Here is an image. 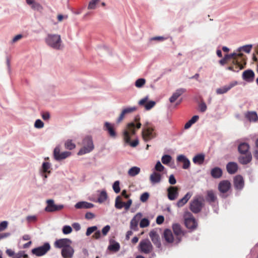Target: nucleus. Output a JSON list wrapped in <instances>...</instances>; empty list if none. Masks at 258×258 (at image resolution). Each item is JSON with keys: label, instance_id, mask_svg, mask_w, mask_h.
Here are the masks:
<instances>
[{"label": "nucleus", "instance_id": "nucleus-1", "mask_svg": "<svg viewBox=\"0 0 258 258\" xmlns=\"http://www.w3.org/2000/svg\"><path fill=\"white\" fill-rule=\"evenodd\" d=\"M135 121L137 122L136 125L134 122L129 123L126 128L123 132V138L125 143L129 144L132 147H136L139 144V140L136 139L133 142L131 141L130 134L135 135L136 134V128L139 129L141 126V123L139 122V118L136 117Z\"/></svg>", "mask_w": 258, "mask_h": 258}, {"label": "nucleus", "instance_id": "nucleus-2", "mask_svg": "<svg viewBox=\"0 0 258 258\" xmlns=\"http://www.w3.org/2000/svg\"><path fill=\"white\" fill-rule=\"evenodd\" d=\"M142 136L144 141L146 142L154 139L156 136L154 128L150 123H147L143 128Z\"/></svg>", "mask_w": 258, "mask_h": 258}, {"label": "nucleus", "instance_id": "nucleus-3", "mask_svg": "<svg viewBox=\"0 0 258 258\" xmlns=\"http://www.w3.org/2000/svg\"><path fill=\"white\" fill-rule=\"evenodd\" d=\"M45 41L47 45L54 49L61 48V40L59 35L48 34Z\"/></svg>", "mask_w": 258, "mask_h": 258}, {"label": "nucleus", "instance_id": "nucleus-4", "mask_svg": "<svg viewBox=\"0 0 258 258\" xmlns=\"http://www.w3.org/2000/svg\"><path fill=\"white\" fill-rule=\"evenodd\" d=\"M83 147L78 153V155H82L91 152L94 148L92 139L90 136L86 137L83 140Z\"/></svg>", "mask_w": 258, "mask_h": 258}, {"label": "nucleus", "instance_id": "nucleus-5", "mask_svg": "<svg viewBox=\"0 0 258 258\" xmlns=\"http://www.w3.org/2000/svg\"><path fill=\"white\" fill-rule=\"evenodd\" d=\"M153 249V246L151 241L148 239H144L139 243L138 245V250L144 254H149Z\"/></svg>", "mask_w": 258, "mask_h": 258}, {"label": "nucleus", "instance_id": "nucleus-6", "mask_svg": "<svg viewBox=\"0 0 258 258\" xmlns=\"http://www.w3.org/2000/svg\"><path fill=\"white\" fill-rule=\"evenodd\" d=\"M184 223L188 229H194L197 228L198 223L193 215L189 212L184 214Z\"/></svg>", "mask_w": 258, "mask_h": 258}, {"label": "nucleus", "instance_id": "nucleus-7", "mask_svg": "<svg viewBox=\"0 0 258 258\" xmlns=\"http://www.w3.org/2000/svg\"><path fill=\"white\" fill-rule=\"evenodd\" d=\"M231 184L230 182L227 180L221 181L218 184V189L222 198H226L227 195L225 194L227 193L231 188Z\"/></svg>", "mask_w": 258, "mask_h": 258}, {"label": "nucleus", "instance_id": "nucleus-8", "mask_svg": "<svg viewBox=\"0 0 258 258\" xmlns=\"http://www.w3.org/2000/svg\"><path fill=\"white\" fill-rule=\"evenodd\" d=\"M72 153L69 151H64L60 153V148L57 146L53 151L54 158L57 161H60L70 157Z\"/></svg>", "mask_w": 258, "mask_h": 258}, {"label": "nucleus", "instance_id": "nucleus-9", "mask_svg": "<svg viewBox=\"0 0 258 258\" xmlns=\"http://www.w3.org/2000/svg\"><path fill=\"white\" fill-rule=\"evenodd\" d=\"M50 244L46 242L42 246L33 248L32 250V253L37 256H40L45 254L50 250Z\"/></svg>", "mask_w": 258, "mask_h": 258}, {"label": "nucleus", "instance_id": "nucleus-10", "mask_svg": "<svg viewBox=\"0 0 258 258\" xmlns=\"http://www.w3.org/2000/svg\"><path fill=\"white\" fill-rule=\"evenodd\" d=\"M47 206L45 210L48 212H53L55 211H59L63 208V205H55L53 200H48L47 201Z\"/></svg>", "mask_w": 258, "mask_h": 258}, {"label": "nucleus", "instance_id": "nucleus-11", "mask_svg": "<svg viewBox=\"0 0 258 258\" xmlns=\"http://www.w3.org/2000/svg\"><path fill=\"white\" fill-rule=\"evenodd\" d=\"M103 128L104 130L107 133L110 138L115 139L117 137V135L115 131L114 124L110 123L108 122H105L104 123Z\"/></svg>", "mask_w": 258, "mask_h": 258}, {"label": "nucleus", "instance_id": "nucleus-12", "mask_svg": "<svg viewBox=\"0 0 258 258\" xmlns=\"http://www.w3.org/2000/svg\"><path fill=\"white\" fill-rule=\"evenodd\" d=\"M233 66L227 67L226 69L229 71H231L235 72H237L240 70L244 68L245 66L243 61H240L239 60H233Z\"/></svg>", "mask_w": 258, "mask_h": 258}, {"label": "nucleus", "instance_id": "nucleus-13", "mask_svg": "<svg viewBox=\"0 0 258 258\" xmlns=\"http://www.w3.org/2000/svg\"><path fill=\"white\" fill-rule=\"evenodd\" d=\"M149 236L154 244L159 248H161V243L159 235L154 230H151L149 233Z\"/></svg>", "mask_w": 258, "mask_h": 258}, {"label": "nucleus", "instance_id": "nucleus-14", "mask_svg": "<svg viewBox=\"0 0 258 258\" xmlns=\"http://www.w3.org/2000/svg\"><path fill=\"white\" fill-rule=\"evenodd\" d=\"M224 57L227 60L233 58V60H239L240 61H243L244 65H246V60L245 56L242 53L233 52L230 54H227L225 55Z\"/></svg>", "mask_w": 258, "mask_h": 258}, {"label": "nucleus", "instance_id": "nucleus-15", "mask_svg": "<svg viewBox=\"0 0 258 258\" xmlns=\"http://www.w3.org/2000/svg\"><path fill=\"white\" fill-rule=\"evenodd\" d=\"M149 97L148 96L140 100L139 102V104L141 106H144L147 110H149L152 108L156 104V102L154 101H148Z\"/></svg>", "mask_w": 258, "mask_h": 258}, {"label": "nucleus", "instance_id": "nucleus-16", "mask_svg": "<svg viewBox=\"0 0 258 258\" xmlns=\"http://www.w3.org/2000/svg\"><path fill=\"white\" fill-rule=\"evenodd\" d=\"M202 208V203L201 201L198 199L193 200L190 206L191 211L195 213H198L200 212Z\"/></svg>", "mask_w": 258, "mask_h": 258}, {"label": "nucleus", "instance_id": "nucleus-17", "mask_svg": "<svg viewBox=\"0 0 258 258\" xmlns=\"http://www.w3.org/2000/svg\"><path fill=\"white\" fill-rule=\"evenodd\" d=\"M71 241L68 238H63L57 240L55 241L54 245L56 248H62L67 247L70 245Z\"/></svg>", "mask_w": 258, "mask_h": 258}, {"label": "nucleus", "instance_id": "nucleus-18", "mask_svg": "<svg viewBox=\"0 0 258 258\" xmlns=\"http://www.w3.org/2000/svg\"><path fill=\"white\" fill-rule=\"evenodd\" d=\"M137 109V107L136 106L129 107L123 109L117 120V122H120L123 119L126 114L131 113L136 111Z\"/></svg>", "mask_w": 258, "mask_h": 258}, {"label": "nucleus", "instance_id": "nucleus-19", "mask_svg": "<svg viewBox=\"0 0 258 258\" xmlns=\"http://www.w3.org/2000/svg\"><path fill=\"white\" fill-rule=\"evenodd\" d=\"M162 238L166 243H172L174 241V236L171 230L169 229H165L162 235Z\"/></svg>", "mask_w": 258, "mask_h": 258}, {"label": "nucleus", "instance_id": "nucleus-20", "mask_svg": "<svg viewBox=\"0 0 258 258\" xmlns=\"http://www.w3.org/2000/svg\"><path fill=\"white\" fill-rule=\"evenodd\" d=\"M254 76V73L251 70H247L242 73V79L247 82H253Z\"/></svg>", "mask_w": 258, "mask_h": 258}, {"label": "nucleus", "instance_id": "nucleus-21", "mask_svg": "<svg viewBox=\"0 0 258 258\" xmlns=\"http://www.w3.org/2000/svg\"><path fill=\"white\" fill-rule=\"evenodd\" d=\"M74 253V250L71 245L63 247L61 250V255L63 258H71L73 257Z\"/></svg>", "mask_w": 258, "mask_h": 258}, {"label": "nucleus", "instance_id": "nucleus-22", "mask_svg": "<svg viewBox=\"0 0 258 258\" xmlns=\"http://www.w3.org/2000/svg\"><path fill=\"white\" fill-rule=\"evenodd\" d=\"M237 84V82L236 81L232 82L230 83L228 85H226L223 86L222 88H218L216 90V93L217 94H222L224 93H226L229 90H230L232 87H234Z\"/></svg>", "mask_w": 258, "mask_h": 258}, {"label": "nucleus", "instance_id": "nucleus-23", "mask_svg": "<svg viewBox=\"0 0 258 258\" xmlns=\"http://www.w3.org/2000/svg\"><path fill=\"white\" fill-rule=\"evenodd\" d=\"M234 186L236 189L240 190L244 186V180L241 175H237L234 178Z\"/></svg>", "mask_w": 258, "mask_h": 258}, {"label": "nucleus", "instance_id": "nucleus-24", "mask_svg": "<svg viewBox=\"0 0 258 258\" xmlns=\"http://www.w3.org/2000/svg\"><path fill=\"white\" fill-rule=\"evenodd\" d=\"M252 159V156L250 153L241 154L238 158V161L242 164H247L249 163Z\"/></svg>", "mask_w": 258, "mask_h": 258}, {"label": "nucleus", "instance_id": "nucleus-25", "mask_svg": "<svg viewBox=\"0 0 258 258\" xmlns=\"http://www.w3.org/2000/svg\"><path fill=\"white\" fill-rule=\"evenodd\" d=\"M168 198L170 200H174L177 195V187L170 186L167 189Z\"/></svg>", "mask_w": 258, "mask_h": 258}, {"label": "nucleus", "instance_id": "nucleus-26", "mask_svg": "<svg viewBox=\"0 0 258 258\" xmlns=\"http://www.w3.org/2000/svg\"><path fill=\"white\" fill-rule=\"evenodd\" d=\"M142 214L138 213L132 219L130 222V228L131 229L134 231L138 230L139 220Z\"/></svg>", "mask_w": 258, "mask_h": 258}, {"label": "nucleus", "instance_id": "nucleus-27", "mask_svg": "<svg viewBox=\"0 0 258 258\" xmlns=\"http://www.w3.org/2000/svg\"><path fill=\"white\" fill-rule=\"evenodd\" d=\"M178 162H182L183 165L182 168L188 169L190 165L189 160L184 155H180L178 156Z\"/></svg>", "mask_w": 258, "mask_h": 258}, {"label": "nucleus", "instance_id": "nucleus-28", "mask_svg": "<svg viewBox=\"0 0 258 258\" xmlns=\"http://www.w3.org/2000/svg\"><path fill=\"white\" fill-rule=\"evenodd\" d=\"M94 206L93 204L88 203L87 202H80L77 203L75 207L76 209H90L93 208Z\"/></svg>", "mask_w": 258, "mask_h": 258}, {"label": "nucleus", "instance_id": "nucleus-29", "mask_svg": "<svg viewBox=\"0 0 258 258\" xmlns=\"http://www.w3.org/2000/svg\"><path fill=\"white\" fill-rule=\"evenodd\" d=\"M226 169L229 173L234 174L237 171L238 169V166L235 162H229L226 166Z\"/></svg>", "mask_w": 258, "mask_h": 258}, {"label": "nucleus", "instance_id": "nucleus-30", "mask_svg": "<svg viewBox=\"0 0 258 258\" xmlns=\"http://www.w3.org/2000/svg\"><path fill=\"white\" fill-rule=\"evenodd\" d=\"M249 149V146L247 143H242L239 144L238 146V151L241 154H245L246 153H249L248 152Z\"/></svg>", "mask_w": 258, "mask_h": 258}, {"label": "nucleus", "instance_id": "nucleus-31", "mask_svg": "<svg viewBox=\"0 0 258 258\" xmlns=\"http://www.w3.org/2000/svg\"><path fill=\"white\" fill-rule=\"evenodd\" d=\"M211 176L215 178H219L222 176V171L219 167H215L211 170Z\"/></svg>", "mask_w": 258, "mask_h": 258}, {"label": "nucleus", "instance_id": "nucleus-32", "mask_svg": "<svg viewBox=\"0 0 258 258\" xmlns=\"http://www.w3.org/2000/svg\"><path fill=\"white\" fill-rule=\"evenodd\" d=\"M205 160V155L203 154H200L196 155L192 159L193 162L196 164L201 165Z\"/></svg>", "mask_w": 258, "mask_h": 258}, {"label": "nucleus", "instance_id": "nucleus-33", "mask_svg": "<svg viewBox=\"0 0 258 258\" xmlns=\"http://www.w3.org/2000/svg\"><path fill=\"white\" fill-rule=\"evenodd\" d=\"M245 117L250 121H255L258 119L257 115L254 111L247 112L245 114Z\"/></svg>", "mask_w": 258, "mask_h": 258}, {"label": "nucleus", "instance_id": "nucleus-34", "mask_svg": "<svg viewBox=\"0 0 258 258\" xmlns=\"http://www.w3.org/2000/svg\"><path fill=\"white\" fill-rule=\"evenodd\" d=\"M192 193L188 192L181 199L178 201V207L182 206L185 204L192 196Z\"/></svg>", "mask_w": 258, "mask_h": 258}, {"label": "nucleus", "instance_id": "nucleus-35", "mask_svg": "<svg viewBox=\"0 0 258 258\" xmlns=\"http://www.w3.org/2000/svg\"><path fill=\"white\" fill-rule=\"evenodd\" d=\"M115 207L117 209H121L123 207L124 208V202L122 201L121 198L120 196H117L115 201Z\"/></svg>", "mask_w": 258, "mask_h": 258}, {"label": "nucleus", "instance_id": "nucleus-36", "mask_svg": "<svg viewBox=\"0 0 258 258\" xmlns=\"http://www.w3.org/2000/svg\"><path fill=\"white\" fill-rule=\"evenodd\" d=\"M217 197L213 190H209L207 191V197L206 200L208 202L213 203L216 201Z\"/></svg>", "mask_w": 258, "mask_h": 258}, {"label": "nucleus", "instance_id": "nucleus-37", "mask_svg": "<svg viewBox=\"0 0 258 258\" xmlns=\"http://www.w3.org/2000/svg\"><path fill=\"white\" fill-rule=\"evenodd\" d=\"M161 180V175L159 173L154 172L150 175V180L153 183H158Z\"/></svg>", "mask_w": 258, "mask_h": 258}, {"label": "nucleus", "instance_id": "nucleus-38", "mask_svg": "<svg viewBox=\"0 0 258 258\" xmlns=\"http://www.w3.org/2000/svg\"><path fill=\"white\" fill-rule=\"evenodd\" d=\"M140 171V168L138 167H133L128 171V174L131 176H135L138 174Z\"/></svg>", "mask_w": 258, "mask_h": 258}, {"label": "nucleus", "instance_id": "nucleus-39", "mask_svg": "<svg viewBox=\"0 0 258 258\" xmlns=\"http://www.w3.org/2000/svg\"><path fill=\"white\" fill-rule=\"evenodd\" d=\"M65 148L70 150H72L76 148V145L73 143L72 140H68L64 143Z\"/></svg>", "mask_w": 258, "mask_h": 258}, {"label": "nucleus", "instance_id": "nucleus-40", "mask_svg": "<svg viewBox=\"0 0 258 258\" xmlns=\"http://www.w3.org/2000/svg\"><path fill=\"white\" fill-rule=\"evenodd\" d=\"M107 198V195L105 191H102L98 198V202L100 203L104 202Z\"/></svg>", "mask_w": 258, "mask_h": 258}, {"label": "nucleus", "instance_id": "nucleus-41", "mask_svg": "<svg viewBox=\"0 0 258 258\" xmlns=\"http://www.w3.org/2000/svg\"><path fill=\"white\" fill-rule=\"evenodd\" d=\"M50 165L48 162H43L42 166V171L43 173H50Z\"/></svg>", "mask_w": 258, "mask_h": 258}, {"label": "nucleus", "instance_id": "nucleus-42", "mask_svg": "<svg viewBox=\"0 0 258 258\" xmlns=\"http://www.w3.org/2000/svg\"><path fill=\"white\" fill-rule=\"evenodd\" d=\"M252 48L251 45H246L239 48L237 50V53H241V51H244L246 53H249Z\"/></svg>", "mask_w": 258, "mask_h": 258}, {"label": "nucleus", "instance_id": "nucleus-43", "mask_svg": "<svg viewBox=\"0 0 258 258\" xmlns=\"http://www.w3.org/2000/svg\"><path fill=\"white\" fill-rule=\"evenodd\" d=\"M31 8L39 12H41L43 8V7L39 3L35 2L33 5L31 6Z\"/></svg>", "mask_w": 258, "mask_h": 258}, {"label": "nucleus", "instance_id": "nucleus-44", "mask_svg": "<svg viewBox=\"0 0 258 258\" xmlns=\"http://www.w3.org/2000/svg\"><path fill=\"white\" fill-rule=\"evenodd\" d=\"M120 245L118 243L116 242L113 244H110L108 246V249L110 250L116 252L119 250Z\"/></svg>", "mask_w": 258, "mask_h": 258}, {"label": "nucleus", "instance_id": "nucleus-45", "mask_svg": "<svg viewBox=\"0 0 258 258\" xmlns=\"http://www.w3.org/2000/svg\"><path fill=\"white\" fill-rule=\"evenodd\" d=\"M149 224V220L147 218H143L140 221V226L141 228H145L148 227Z\"/></svg>", "mask_w": 258, "mask_h": 258}, {"label": "nucleus", "instance_id": "nucleus-46", "mask_svg": "<svg viewBox=\"0 0 258 258\" xmlns=\"http://www.w3.org/2000/svg\"><path fill=\"white\" fill-rule=\"evenodd\" d=\"M145 79L143 78L139 79L136 81L135 86L137 88H141L145 85Z\"/></svg>", "mask_w": 258, "mask_h": 258}, {"label": "nucleus", "instance_id": "nucleus-47", "mask_svg": "<svg viewBox=\"0 0 258 258\" xmlns=\"http://www.w3.org/2000/svg\"><path fill=\"white\" fill-rule=\"evenodd\" d=\"M100 2V0H92L90 2L88 9H95L96 8V5Z\"/></svg>", "mask_w": 258, "mask_h": 258}, {"label": "nucleus", "instance_id": "nucleus-48", "mask_svg": "<svg viewBox=\"0 0 258 258\" xmlns=\"http://www.w3.org/2000/svg\"><path fill=\"white\" fill-rule=\"evenodd\" d=\"M112 187L115 193H119L120 191L119 181L118 180L115 181L113 184Z\"/></svg>", "mask_w": 258, "mask_h": 258}, {"label": "nucleus", "instance_id": "nucleus-49", "mask_svg": "<svg viewBox=\"0 0 258 258\" xmlns=\"http://www.w3.org/2000/svg\"><path fill=\"white\" fill-rule=\"evenodd\" d=\"M97 229V227L96 226H94L92 227H88L87 229V231L86 234L87 236L90 235L93 232L96 231Z\"/></svg>", "mask_w": 258, "mask_h": 258}, {"label": "nucleus", "instance_id": "nucleus-50", "mask_svg": "<svg viewBox=\"0 0 258 258\" xmlns=\"http://www.w3.org/2000/svg\"><path fill=\"white\" fill-rule=\"evenodd\" d=\"M171 158L169 155H164L161 159L162 162L164 164L169 163L171 161Z\"/></svg>", "mask_w": 258, "mask_h": 258}, {"label": "nucleus", "instance_id": "nucleus-51", "mask_svg": "<svg viewBox=\"0 0 258 258\" xmlns=\"http://www.w3.org/2000/svg\"><path fill=\"white\" fill-rule=\"evenodd\" d=\"M149 198V194L146 192L141 195L140 197V201L143 203L146 202Z\"/></svg>", "mask_w": 258, "mask_h": 258}, {"label": "nucleus", "instance_id": "nucleus-52", "mask_svg": "<svg viewBox=\"0 0 258 258\" xmlns=\"http://www.w3.org/2000/svg\"><path fill=\"white\" fill-rule=\"evenodd\" d=\"M34 126L37 128H41L44 126V123L40 119H37L34 123Z\"/></svg>", "mask_w": 258, "mask_h": 258}, {"label": "nucleus", "instance_id": "nucleus-53", "mask_svg": "<svg viewBox=\"0 0 258 258\" xmlns=\"http://www.w3.org/2000/svg\"><path fill=\"white\" fill-rule=\"evenodd\" d=\"M72 228L70 226H64L62 228V232L64 234H68L71 233Z\"/></svg>", "mask_w": 258, "mask_h": 258}, {"label": "nucleus", "instance_id": "nucleus-54", "mask_svg": "<svg viewBox=\"0 0 258 258\" xmlns=\"http://www.w3.org/2000/svg\"><path fill=\"white\" fill-rule=\"evenodd\" d=\"M8 225V222L6 221H4L0 223V232L5 230Z\"/></svg>", "mask_w": 258, "mask_h": 258}, {"label": "nucleus", "instance_id": "nucleus-55", "mask_svg": "<svg viewBox=\"0 0 258 258\" xmlns=\"http://www.w3.org/2000/svg\"><path fill=\"white\" fill-rule=\"evenodd\" d=\"M156 170L158 171H162L164 169V166L161 164L160 161H158L155 167Z\"/></svg>", "mask_w": 258, "mask_h": 258}, {"label": "nucleus", "instance_id": "nucleus-56", "mask_svg": "<svg viewBox=\"0 0 258 258\" xmlns=\"http://www.w3.org/2000/svg\"><path fill=\"white\" fill-rule=\"evenodd\" d=\"M200 110L201 112H204L207 110V105L205 102H201L199 104Z\"/></svg>", "mask_w": 258, "mask_h": 258}, {"label": "nucleus", "instance_id": "nucleus-57", "mask_svg": "<svg viewBox=\"0 0 258 258\" xmlns=\"http://www.w3.org/2000/svg\"><path fill=\"white\" fill-rule=\"evenodd\" d=\"M156 223L157 224L160 225L164 221V217L162 215L158 216L156 218Z\"/></svg>", "mask_w": 258, "mask_h": 258}, {"label": "nucleus", "instance_id": "nucleus-58", "mask_svg": "<svg viewBox=\"0 0 258 258\" xmlns=\"http://www.w3.org/2000/svg\"><path fill=\"white\" fill-rule=\"evenodd\" d=\"M177 99V93L175 92L173 94L172 96L169 98L170 102L174 103Z\"/></svg>", "mask_w": 258, "mask_h": 258}, {"label": "nucleus", "instance_id": "nucleus-59", "mask_svg": "<svg viewBox=\"0 0 258 258\" xmlns=\"http://www.w3.org/2000/svg\"><path fill=\"white\" fill-rule=\"evenodd\" d=\"M132 204V200L131 199H129L126 203L124 202V209L125 210H128L131 206Z\"/></svg>", "mask_w": 258, "mask_h": 258}, {"label": "nucleus", "instance_id": "nucleus-60", "mask_svg": "<svg viewBox=\"0 0 258 258\" xmlns=\"http://www.w3.org/2000/svg\"><path fill=\"white\" fill-rule=\"evenodd\" d=\"M110 227L109 225L105 226L102 230V233L103 235H106L109 232Z\"/></svg>", "mask_w": 258, "mask_h": 258}, {"label": "nucleus", "instance_id": "nucleus-61", "mask_svg": "<svg viewBox=\"0 0 258 258\" xmlns=\"http://www.w3.org/2000/svg\"><path fill=\"white\" fill-rule=\"evenodd\" d=\"M95 217V215L91 212H87L85 214V218L87 219H92Z\"/></svg>", "mask_w": 258, "mask_h": 258}, {"label": "nucleus", "instance_id": "nucleus-62", "mask_svg": "<svg viewBox=\"0 0 258 258\" xmlns=\"http://www.w3.org/2000/svg\"><path fill=\"white\" fill-rule=\"evenodd\" d=\"M23 37V35L21 34H18L16 36H15L13 39H12V42L15 43L16 42L18 41V40H20Z\"/></svg>", "mask_w": 258, "mask_h": 258}, {"label": "nucleus", "instance_id": "nucleus-63", "mask_svg": "<svg viewBox=\"0 0 258 258\" xmlns=\"http://www.w3.org/2000/svg\"><path fill=\"white\" fill-rule=\"evenodd\" d=\"M176 180L174 177V176H173V175H171L170 176H169V182L171 184H174L176 183Z\"/></svg>", "mask_w": 258, "mask_h": 258}, {"label": "nucleus", "instance_id": "nucleus-64", "mask_svg": "<svg viewBox=\"0 0 258 258\" xmlns=\"http://www.w3.org/2000/svg\"><path fill=\"white\" fill-rule=\"evenodd\" d=\"M73 228L76 231H79L81 229V226L79 223H74L72 224Z\"/></svg>", "mask_w": 258, "mask_h": 258}]
</instances>
